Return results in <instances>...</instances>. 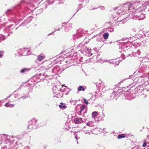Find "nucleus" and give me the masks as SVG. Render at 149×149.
<instances>
[{"instance_id": "f257e3e1", "label": "nucleus", "mask_w": 149, "mask_h": 149, "mask_svg": "<svg viewBox=\"0 0 149 149\" xmlns=\"http://www.w3.org/2000/svg\"><path fill=\"white\" fill-rule=\"evenodd\" d=\"M132 4L127 3L124 4L123 6L120 8V9L118 11V13L125 14V13H128L129 10H130L131 12H134V11L132 10Z\"/></svg>"}, {"instance_id": "f03ea898", "label": "nucleus", "mask_w": 149, "mask_h": 149, "mask_svg": "<svg viewBox=\"0 0 149 149\" xmlns=\"http://www.w3.org/2000/svg\"><path fill=\"white\" fill-rule=\"evenodd\" d=\"M31 122L33 123V124H31L30 123L28 126V128L29 129H32L35 127L36 125V121L35 119H32L31 120Z\"/></svg>"}, {"instance_id": "7ed1b4c3", "label": "nucleus", "mask_w": 149, "mask_h": 149, "mask_svg": "<svg viewBox=\"0 0 149 149\" xmlns=\"http://www.w3.org/2000/svg\"><path fill=\"white\" fill-rule=\"evenodd\" d=\"M145 6V5L144 6L143 5V6H140V7L138 8L137 9H136L134 11H135V13H139L142 12V11H143V10L145 9V8H144Z\"/></svg>"}, {"instance_id": "20e7f679", "label": "nucleus", "mask_w": 149, "mask_h": 149, "mask_svg": "<svg viewBox=\"0 0 149 149\" xmlns=\"http://www.w3.org/2000/svg\"><path fill=\"white\" fill-rule=\"evenodd\" d=\"M136 16L138 17H136L137 18V19H138L139 20H142V19H143L145 17V16L144 14L143 13H141L140 15L139 14H136Z\"/></svg>"}, {"instance_id": "39448f33", "label": "nucleus", "mask_w": 149, "mask_h": 149, "mask_svg": "<svg viewBox=\"0 0 149 149\" xmlns=\"http://www.w3.org/2000/svg\"><path fill=\"white\" fill-rule=\"evenodd\" d=\"M74 121L76 123L79 124L82 122V119L80 118H77L74 119Z\"/></svg>"}, {"instance_id": "423d86ee", "label": "nucleus", "mask_w": 149, "mask_h": 149, "mask_svg": "<svg viewBox=\"0 0 149 149\" xmlns=\"http://www.w3.org/2000/svg\"><path fill=\"white\" fill-rule=\"evenodd\" d=\"M132 4V8H133V9H132V10H133L135 8V7H136L137 6H139L140 4L139 2H137Z\"/></svg>"}, {"instance_id": "0eeeda50", "label": "nucleus", "mask_w": 149, "mask_h": 149, "mask_svg": "<svg viewBox=\"0 0 149 149\" xmlns=\"http://www.w3.org/2000/svg\"><path fill=\"white\" fill-rule=\"evenodd\" d=\"M45 57V56H39L38 57V60L40 61L42 60V59H44Z\"/></svg>"}, {"instance_id": "6e6552de", "label": "nucleus", "mask_w": 149, "mask_h": 149, "mask_svg": "<svg viewBox=\"0 0 149 149\" xmlns=\"http://www.w3.org/2000/svg\"><path fill=\"white\" fill-rule=\"evenodd\" d=\"M59 107L60 108H62L63 109H65L66 108V106L62 102L60 103Z\"/></svg>"}, {"instance_id": "1a4fd4ad", "label": "nucleus", "mask_w": 149, "mask_h": 149, "mask_svg": "<svg viewBox=\"0 0 149 149\" xmlns=\"http://www.w3.org/2000/svg\"><path fill=\"white\" fill-rule=\"evenodd\" d=\"M78 90L79 91H85V89L84 87L82 86H80L78 88Z\"/></svg>"}, {"instance_id": "9d476101", "label": "nucleus", "mask_w": 149, "mask_h": 149, "mask_svg": "<svg viewBox=\"0 0 149 149\" xmlns=\"http://www.w3.org/2000/svg\"><path fill=\"white\" fill-rule=\"evenodd\" d=\"M85 106L84 105H82L81 106L79 112L81 113L82 112L83 110L85 109Z\"/></svg>"}, {"instance_id": "9b49d317", "label": "nucleus", "mask_w": 149, "mask_h": 149, "mask_svg": "<svg viewBox=\"0 0 149 149\" xmlns=\"http://www.w3.org/2000/svg\"><path fill=\"white\" fill-rule=\"evenodd\" d=\"M109 36V33H105L103 35V37L104 39H107L108 38Z\"/></svg>"}, {"instance_id": "f8f14e48", "label": "nucleus", "mask_w": 149, "mask_h": 149, "mask_svg": "<svg viewBox=\"0 0 149 149\" xmlns=\"http://www.w3.org/2000/svg\"><path fill=\"white\" fill-rule=\"evenodd\" d=\"M125 137V136L124 134H120L118 136V139H122Z\"/></svg>"}, {"instance_id": "ddd939ff", "label": "nucleus", "mask_w": 149, "mask_h": 149, "mask_svg": "<svg viewBox=\"0 0 149 149\" xmlns=\"http://www.w3.org/2000/svg\"><path fill=\"white\" fill-rule=\"evenodd\" d=\"M97 112L95 111L92 113V116L93 118H95L97 116Z\"/></svg>"}, {"instance_id": "4468645a", "label": "nucleus", "mask_w": 149, "mask_h": 149, "mask_svg": "<svg viewBox=\"0 0 149 149\" xmlns=\"http://www.w3.org/2000/svg\"><path fill=\"white\" fill-rule=\"evenodd\" d=\"M54 1L53 0H48L45 2V3H48V4H51Z\"/></svg>"}, {"instance_id": "2eb2a0df", "label": "nucleus", "mask_w": 149, "mask_h": 149, "mask_svg": "<svg viewBox=\"0 0 149 149\" xmlns=\"http://www.w3.org/2000/svg\"><path fill=\"white\" fill-rule=\"evenodd\" d=\"M28 70L29 69H23L22 70H21L20 72L22 73H23L24 72H25L26 70Z\"/></svg>"}, {"instance_id": "dca6fc26", "label": "nucleus", "mask_w": 149, "mask_h": 149, "mask_svg": "<svg viewBox=\"0 0 149 149\" xmlns=\"http://www.w3.org/2000/svg\"><path fill=\"white\" fill-rule=\"evenodd\" d=\"M146 146V140L144 141V143L143 145V147H145Z\"/></svg>"}, {"instance_id": "f3484780", "label": "nucleus", "mask_w": 149, "mask_h": 149, "mask_svg": "<svg viewBox=\"0 0 149 149\" xmlns=\"http://www.w3.org/2000/svg\"><path fill=\"white\" fill-rule=\"evenodd\" d=\"M84 102L86 104H88V102H87V100H86V99H84Z\"/></svg>"}, {"instance_id": "a211bd4d", "label": "nucleus", "mask_w": 149, "mask_h": 149, "mask_svg": "<svg viewBox=\"0 0 149 149\" xmlns=\"http://www.w3.org/2000/svg\"><path fill=\"white\" fill-rule=\"evenodd\" d=\"M92 55V54L89 51H88V56H91V55Z\"/></svg>"}, {"instance_id": "6ab92c4d", "label": "nucleus", "mask_w": 149, "mask_h": 149, "mask_svg": "<svg viewBox=\"0 0 149 149\" xmlns=\"http://www.w3.org/2000/svg\"><path fill=\"white\" fill-rule=\"evenodd\" d=\"M4 106L6 107H8L9 106V104L8 103H6L4 105Z\"/></svg>"}, {"instance_id": "aec40b11", "label": "nucleus", "mask_w": 149, "mask_h": 149, "mask_svg": "<svg viewBox=\"0 0 149 149\" xmlns=\"http://www.w3.org/2000/svg\"><path fill=\"white\" fill-rule=\"evenodd\" d=\"M3 53L1 52L0 53V58H1L2 57V55H3L2 54Z\"/></svg>"}, {"instance_id": "412c9836", "label": "nucleus", "mask_w": 149, "mask_h": 149, "mask_svg": "<svg viewBox=\"0 0 149 149\" xmlns=\"http://www.w3.org/2000/svg\"><path fill=\"white\" fill-rule=\"evenodd\" d=\"M80 2H83L84 1V0H79Z\"/></svg>"}, {"instance_id": "4be33fe9", "label": "nucleus", "mask_w": 149, "mask_h": 149, "mask_svg": "<svg viewBox=\"0 0 149 149\" xmlns=\"http://www.w3.org/2000/svg\"><path fill=\"white\" fill-rule=\"evenodd\" d=\"M75 139H77V136H75Z\"/></svg>"}, {"instance_id": "5701e85b", "label": "nucleus", "mask_w": 149, "mask_h": 149, "mask_svg": "<svg viewBox=\"0 0 149 149\" xmlns=\"http://www.w3.org/2000/svg\"><path fill=\"white\" fill-rule=\"evenodd\" d=\"M10 107H11V106H12V107H13V106L12 105H10Z\"/></svg>"}, {"instance_id": "b1692460", "label": "nucleus", "mask_w": 149, "mask_h": 149, "mask_svg": "<svg viewBox=\"0 0 149 149\" xmlns=\"http://www.w3.org/2000/svg\"><path fill=\"white\" fill-rule=\"evenodd\" d=\"M117 63H118V64H117V65H118V64H119V62H118V61H117Z\"/></svg>"}, {"instance_id": "393cba45", "label": "nucleus", "mask_w": 149, "mask_h": 149, "mask_svg": "<svg viewBox=\"0 0 149 149\" xmlns=\"http://www.w3.org/2000/svg\"><path fill=\"white\" fill-rule=\"evenodd\" d=\"M148 33H149V31L148 32Z\"/></svg>"}, {"instance_id": "a878e982", "label": "nucleus", "mask_w": 149, "mask_h": 149, "mask_svg": "<svg viewBox=\"0 0 149 149\" xmlns=\"http://www.w3.org/2000/svg\"><path fill=\"white\" fill-rule=\"evenodd\" d=\"M148 10L149 11V8Z\"/></svg>"}]
</instances>
